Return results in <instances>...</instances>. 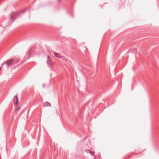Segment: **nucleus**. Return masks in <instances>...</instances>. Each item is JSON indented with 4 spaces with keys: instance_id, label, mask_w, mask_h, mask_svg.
<instances>
[{
    "instance_id": "423d86ee",
    "label": "nucleus",
    "mask_w": 159,
    "mask_h": 159,
    "mask_svg": "<svg viewBox=\"0 0 159 159\" xmlns=\"http://www.w3.org/2000/svg\"><path fill=\"white\" fill-rule=\"evenodd\" d=\"M54 56L60 58V56L59 54L56 52H54Z\"/></svg>"
},
{
    "instance_id": "0eeeda50",
    "label": "nucleus",
    "mask_w": 159,
    "mask_h": 159,
    "mask_svg": "<svg viewBox=\"0 0 159 159\" xmlns=\"http://www.w3.org/2000/svg\"><path fill=\"white\" fill-rule=\"evenodd\" d=\"M20 110V107H18L16 109V114L18 111H19Z\"/></svg>"
},
{
    "instance_id": "20e7f679",
    "label": "nucleus",
    "mask_w": 159,
    "mask_h": 159,
    "mask_svg": "<svg viewBox=\"0 0 159 159\" xmlns=\"http://www.w3.org/2000/svg\"><path fill=\"white\" fill-rule=\"evenodd\" d=\"M13 102L15 106L18 104V100L17 97V94H16L14 98Z\"/></svg>"
},
{
    "instance_id": "6e6552de",
    "label": "nucleus",
    "mask_w": 159,
    "mask_h": 159,
    "mask_svg": "<svg viewBox=\"0 0 159 159\" xmlns=\"http://www.w3.org/2000/svg\"><path fill=\"white\" fill-rule=\"evenodd\" d=\"M87 152L88 153H91V151L90 150H87Z\"/></svg>"
},
{
    "instance_id": "f257e3e1",
    "label": "nucleus",
    "mask_w": 159,
    "mask_h": 159,
    "mask_svg": "<svg viewBox=\"0 0 159 159\" xmlns=\"http://www.w3.org/2000/svg\"><path fill=\"white\" fill-rule=\"evenodd\" d=\"M14 59L13 58H11L7 61V62L4 61L2 63L1 65V66H2L5 64H6L7 68H8L9 66L12 63Z\"/></svg>"
},
{
    "instance_id": "f03ea898",
    "label": "nucleus",
    "mask_w": 159,
    "mask_h": 159,
    "mask_svg": "<svg viewBox=\"0 0 159 159\" xmlns=\"http://www.w3.org/2000/svg\"><path fill=\"white\" fill-rule=\"evenodd\" d=\"M47 63L49 67L52 69L53 66V63L48 56V60L47 61Z\"/></svg>"
},
{
    "instance_id": "9d476101",
    "label": "nucleus",
    "mask_w": 159,
    "mask_h": 159,
    "mask_svg": "<svg viewBox=\"0 0 159 159\" xmlns=\"http://www.w3.org/2000/svg\"><path fill=\"white\" fill-rule=\"evenodd\" d=\"M58 0V1L59 2H60V1H61V0Z\"/></svg>"
},
{
    "instance_id": "39448f33",
    "label": "nucleus",
    "mask_w": 159,
    "mask_h": 159,
    "mask_svg": "<svg viewBox=\"0 0 159 159\" xmlns=\"http://www.w3.org/2000/svg\"><path fill=\"white\" fill-rule=\"evenodd\" d=\"M43 106V107H51V104L50 103L48 102H46L44 103Z\"/></svg>"
},
{
    "instance_id": "1a4fd4ad",
    "label": "nucleus",
    "mask_w": 159,
    "mask_h": 159,
    "mask_svg": "<svg viewBox=\"0 0 159 159\" xmlns=\"http://www.w3.org/2000/svg\"><path fill=\"white\" fill-rule=\"evenodd\" d=\"M95 153V152H91V154L92 155H94Z\"/></svg>"
},
{
    "instance_id": "9b49d317",
    "label": "nucleus",
    "mask_w": 159,
    "mask_h": 159,
    "mask_svg": "<svg viewBox=\"0 0 159 159\" xmlns=\"http://www.w3.org/2000/svg\"><path fill=\"white\" fill-rule=\"evenodd\" d=\"M1 68H0V70H1Z\"/></svg>"
},
{
    "instance_id": "7ed1b4c3",
    "label": "nucleus",
    "mask_w": 159,
    "mask_h": 159,
    "mask_svg": "<svg viewBox=\"0 0 159 159\" xmlns=\"http://www.w3.org/2000/svg\"><path fill=\"white\" fill-rule=\"evenodd\" d=\"M17 15V12H13L12 13L11 17V20L12 21V22L16 19V17Z\"/></svg>"
}]
</instances>
